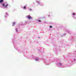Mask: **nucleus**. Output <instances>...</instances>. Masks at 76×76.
<instances>
[{"instance_id": "9d476101", "label": "nucleus", "mask_w": 76, "mask_h": 76, "mask_svg": "<svg viewBox=\"0 0 76 76\" xmlns=\"http://www.w3.org/2000/svg\"><path fill=\"white\" fill-rule=\"evenodd\" d=\"M29 10H30V11H31V10H31V9H29Z\"/></svg>"}, {"instance_id": "0eeeda50", "label": "nucleus", "mask_w": 76, "mask_h": 76, "mask_svg": "<svg viewBox=\"0 0 76 76\" xmlns=\"http://www.w3.org/2000/svg\"><path fill=\"white\" fill-rule=\"evenodd\" d=\"M36 60H37V61H38V58H37L36 59Z\"/></svg>"}, {"instance_id": "1a4fd4ad", "label": "nucleus", "mask_w": 76, "mask_h": 76, "mask_svg": "<svg viewBox=\"0 0 76 76\" xmlns=\"http://www.w3.org/2000/svg\"><path fill=\"white\" fill-rule=\"evenodd\" d=\"M52 27V26H50V28H51Z\"/></svg>"}, {"instance_id": "7ed1b4c3", "label": "nucleus", "mask_w": 76, "mask_h": 76, "mask_svg": "<svg viewBox=\"0 0 76 76\" xmlns=\"http://www.w3.org/2000/svg\"><path fill=\"white\" fill-rule=\"evenodd\" d=\"M3 0H1L0 1V3H2V2H3Z\"/></svg>"}, {"instance_id": "9b49d317", "label": "nucleus", "mask_w": 76, "mask_h": 76, "mask_svg": "<svg viewBox=\"0 0 76 76\" xmlns=\"http://www.w3.org/2000/svg\"><path fill=\"white\" fill-rule=\"evenodd\" d=\"M13 25H15V23H13Z\"/></svg>"}, {"instance_id": "39448f33", "label": "nucleus", "mask_w": 76, "mask_h": 76, "mask_svg": "<svg viewBox=\"0 0 76 76\" xmlns=\"http://www.w3.org/2000/svg\"><path fill=\"white\" fill-rule=\"evenodd\" d=\"M38 22H41V21L40 20H38Z\"/></svg>"}, {"instance_id": "6e6552de", "label": "nucleus", "mask_w": 76, "mask_h": 76, "mask_svg": "<svg viewBox=\"0 0 76 76\" xmlns=\"http://www.w3.org/2000/svg\"><path fill=\"white\" fill-rule=\"evenodd\" d=\"M16 31L17 32H18V29H17V28H16Z\"/></svg>"}, {"instance_id": "f257e3e1", "label": "nucleus", "mask_w": 76, "mask_h": 76, "mask_svg": "<svg viewBox=\"0 0 76 76\" xmlns=\"http://www.w3.org/2000/svg\"><path fill=\"white\" fill-rule=\"evenodd\" d=\"M3 6H4V7L5 8H6L7 6H8V4H7L6 5V6H5V4H2Z\"/></svg>"}, {"instance_id": "f03ea898", "label": "nucleus", "mask_w": 76, "mask_h": 76, "mask_svg": "<svg viewBox=\"0 0 76 76\" xmlns=\"http://www.w3.org/2000/svg\"><path fill=\"white\" fill-rule=\"evenodd\" d=\"M27 18L28 19H32V17L30 15H28L27 16Z\"/></svg>"}, {"instance_id": "20e7f679", "label": "nucleus", "mask_w": 76, "mask_h": 76, "mask_svg": "<svg viewBox=\"0 0 76 76\" xmlns=\"http://www.w3.org/2000/svg\"><path fill=\"white\" fill-rule=\"evenodd\" d=\"M23 7H24V9H26V7L24 6Z\"/></svg>"}, {"instance_id": "f8f14e48", "label": "nucleus", "mask_w": 76, "mask_h": 76, "mask_svg": "<svg viewBox=\"0 0 76 76\" xmlns=\"http://www.w3.org/2000/svg\"><path fill=\"white\" fill-rule=\"evenodd\" d=\"M59 64H60V63Z\"/></svg>"}, {"instance_id": "423d86ee", "label": "nucleus", "mask_w": 76, "mask_h": 76, "mask_svg": "<svg viewBox=\"0 0 76 76\" xmlns=\"http://www.w3.org/2000/svg\"><path fill=\"white\" fill-rule=\"evenodd\" d=\"M72 15H75V14L74 13H72Z\"/></svg>"}]
</instances>
